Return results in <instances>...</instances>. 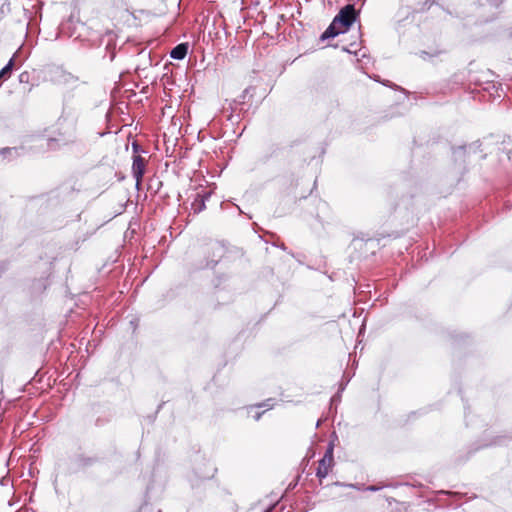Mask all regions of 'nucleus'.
Returning <instances> with one entry per match:
<instances>
[{
    "label": "nucleus",
    "instance_id": "obj_8",
    "mask_svg": "<svg viewBox=\"0 0 512 512\" xmlns=\"http://www.w3.org/2000/svg\"><path fill=\"white\" fill-rule=\"evenodd\" d=\"M13 65H14V60L12 58V59L9 60V62L0 71V79L1 78H6V77H8L10 75V73L12 71V68H13Z\"/></svg>",
    "mask_w": 512,
    "mask_h": 512
},
{
    "label": "nucleus",
    "instance_id": "obj_12",
    "mask_svg": "<svg viewBox=\"0 0 512 512\" xmlns=\"http://www.w3.org/2000/svg\"><path fill=\"white\" fill-rule=\"evenodd\" d=\"M14 149L13 148H4L2 150H0V154H10Z\"/></svg>",
    "mask_w": 512,
    "mask_h": 512
},
{
    "label": "nucleus",
    "instance_id": "obj_4",
    "mask_svg": "<svg viewBox=\"0 0 512 512\" xmlns=\"http://www.w3.org/2000/svg\"><path fill=\"white\" fill-rule=\"evenodd\" d=\"M145 166L146 161L143 157L140 155H135L133 157V164H132V174L133 177L136 179V185L138 186L143 178L144 172H145Z\"/></svg>",
    "mask_w": 512,
    "mask_h": 512
},
{
    "label": "nucleus",
    "instance_id": "obj_19",
    "mask_svg": "<svg viewBox=\"0 0 512 512\" xmlns=\"http://www.w3.org/2000/svg\"><path fill=\"white\" fill-rule=\"evenodd\" d=\"M296 487V484H289V488H295Z\"/></svg>",
    "mask_w": 512,
    "mask_h": 512
},
{
    "label": "nucleus",
    "instance_id": "obj_21",
    "mask_svg": "<svg viewBox=\"0 0 512 512\" xmlns=\"http://www.w3.org/2000/svg\"><path fill=\"white\" fill-rule=\"evenodd\" d=\"M133 148H134V150L136 151V150H137V145H135V144H134V145H133Z\"/></svg>",
    "mask_w": 512,
    "mask_h": 512
},
{
    "label": "nucleus",
    "instance_id": "obj_14",
    "mask_svg": "<svg viewBox=\"0 0 512 512\" xmlns=\"http://www.w3.org/2000/svg\"><path fill=\"white\" fill-rule=\"evenodd\" d=\"M379 489H380L379 487L374 486V485H372V486H368V487H366V488H365V490H367V491H373V492H374V491H378Z\"/></svg>",
    "mask_w": 512,
    "mask_h": 512
},
{
    "label": "nucleus",
    "instance_id": "obj_10",
    "mask_svg": "<svg viewBox=\"0 0 512 512\" xmlns=\"http://www.w3.org/2000/svg\"><path fill=\"white\" fill-rule=\"evenodd\" d=\"M453 154H454L455 157H462L465 154V148L464 147H459V148L454 150Z\"/></svg>",
    "mask_w": 512,
    "mask_h": 512
},
{
    "label": "nucleus",
    "instance_id": "obj_3",
    "mask_svg": "<svg viewBox=\"0 0 512 512\" xmlns=\"http://www.w3.org/2000/svg\"><path fill=\"white\" fill-rule=\"evenodd\" d=\"M333 462V446L330 445L326 450L323 458L319 461L316 475L321 480L324 479L331 468Z\"/></svg>",
    "mask_w": 512,
    "mask_h": 512
},
{
    "label": "nucleus",
    "instance_id": "obj_15",
    "mask_svg": "<svg viewBox=\"0 0 512 512\" xmlns=\"http://www.w3.org/2000/svg\"><path fill=\"white\" fill-rule=\"evenodd\" d=\"M93 460L88 458V459H83V465H90L92 464Z\"/></svg>",
    "mask_w": 512,
    "mask_h": 512
},
{
    "label": "nucleus",
    "instance_id": "obj_17",
    "mask_svg": "<svg viewBox=\"0 0 512 512\" xmlns=\"http://www.w3.org/2000/svg\"><path fill=\"white\" fill-rule=\"evenodd\" d=\"M239 210H240L241 213L246 214V212H244L243 210H241V209H239ZM247 216H248L249 219L252 218V215L250 213H247Z\"/></svg>",
    "mask_w": 512,
    "mask_h": 512
},
{
    "label": "nucleus",
    "instance_id": "obj_5",
    "mask_svg": "<svg viewBox=\"0 0 512 512\" xmlns=\"http://www.w3.org/2000/svg\"><path fill=\"white\" fill-rule=\"evenodd\" d=\"M187 52H188V44L187 43H181V44H178L177 46H175L171 50L170 56L173 59L182 60L187 55Z\"/></svg>",
    "mask_w": 512,
    "mask_h": 512
},
{
    "label": "nucleus",
    "instance_id": "obj_7",
    "mask_svg": "<svg viewBox=\"0 0 512 512\" xmlns=\"http://www.w3.org/2000/svg\"><path fill=\"white\" fill-rule=\"evenodd\" d=\"M208 197H209V194H207L206 196H201L199 194L197 195V198L195 199V201L192 204V207L195 212L198 213L205 209V200Z\"/></svg>",
    "mask_w": 512,
    "mask_h": 512
},
{
    "label": "nucleus",
    "instance_id": "obj_1",
    "mask_svg": "<svg viewBox=\"0 0 512 512\" xmlns=\"http://www.w3.org/2000/svg\"><path fill=\"white\" fill-rule=\"evenodd\" d=\"M76 140V128L74 125H72L69 131H60L56 137L48 139L47 146L48 148L55 150L66 145L73 144L76 142Z\"/></svg>",
    "mask_w": 512,
    "mask_h": 512
},
{
    "label": "nucleus",
    "instance_id": "obj_2",
    "mask_svg": "<svg viewBox=\"0 0 512 512\" xmlns=\"http://www.w3.org/2000/svg\"><path fill=\"white\" fill-rule=\"evenodd\" d=\"M356 17L357 12L354 5L348 4L339 11V13L334 17L333 22L346 32L356 20Z\"/></svg>",
    "mask_w": 512,
    "mask_h": 512
},
{
    "label": "nucleus",
    "instance_id": "obj_9",
    "mask_svg": "<svg viewBox=\"0 0 512 512\" xmlns=\"http://www.w3.org/2000/svg\"><path fill=\"white\" fill-rule=\"evenodd\" d=\"M272 399H268L267 402H264V403H258V409L259 408H262L263 409V412L271 409L274 404L272 403Z\"/></svg>",
    "mask_w": 512,
    "mask_h": 512
},
{
    "label": "nucleus",
    "instance_id": "obj_20",
    "mask_svg": "<svg viewBox=\"0 0 512 512\" xmlns=\"http://www.w3.org/2000/svg\"><path fill=\"white\" fill-rule=\"evenodd\" d=\"M296 487V484H289V488H295Z\"/></svg>",
    "mask_w": 512,
    "mask_h": 512
},
{
    "label": "nucleus",
    "instance_id": "obj_18",
    "mask_svg": "<svg viewBox=\"0 0 512 512\" xmlns=\"http://www.w3.org/2000/svg\"><path fill=\"white\" fill-rule=\"evenodd\" d=\"M296 487V484H289V488H295Z\"/></svg>",
    "mask_w": 512,
    "mask_h": 512
},
{
    "label": "nucleus",
    "instance_id": "obj_6",
    "mask_svg": "<svg viewBox=\"0 0 512 512\" xmlns=\"http://www.w3.org/2000/svg\"><path fill=\"white\" fill-rule=\"evenodd\" d=\"M342 33H345V31L332 21L328 28L325 30V32L321 35V40L334 38Z\"/></svg>",
    "mask_w": 512,
    "mask_h": 512
},
{
    "label": "nucleus",
    "instance_id": "obj_13",
    "mask_svg": "<svg viewBox=\"0 0 512 512\" xmlns=\"http://www.w3.org/2000/svg\"><path fill=\"white\" fill-rule=\"evenodd\" d=\"M337 485H340L342 487H351V488H357V489H360L358 486L354 485V484H343V483H337Z\"/></svg>",
    "mask_w": 512,
    "mask_h": 512
},
{
    "label": "nucleus",
    "instance_id": "obj_11",
    "mask_svg": "<svg viewBox=\"0 0 512 512\" xmlns=\"http://www.w3.org/2000/svg\"><path fill=\"white\" fill-rule=\"evenodd\" d=\"M251 90H253V88H247L244 90L243 94L241 95V99H242L243 103L246 101V98Z\"/></svg>",
    "mask_w": 512,
    "mask_h": 512
},
{
    "label": "nucleus",
    "instance_id": "obj_16",
    "mask_svg": "<svg viewBox=\"0 0 512 512\" xmlns=\"http://www.w3.org/2000/svg\"><path fill=\"white\" fill-rule=\"evenodd\" d=\"M214 471H215V469H214V468H212V473H211V474H205V475H203L202 477H204V478H209L210 476H213Z\"/></svg>",
    "mask_w": 512,
    "mask_h": 512
}]
</instances>
